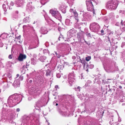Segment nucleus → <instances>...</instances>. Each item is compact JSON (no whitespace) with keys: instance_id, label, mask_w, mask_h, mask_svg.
<instances>
[{"instance_id":"f257e3e1","label":"nucleus","mask_w":125,"mask_h":125,"mask_svg":"<svg viewBox=\"0 0 125 125\" xmlns=\"http://www.w3.org/2000/svg\"><path fill=\"white\" fill-rule=\"evenodd\" d=\"M39 115L35 113H32L29 116L25 115L23 117L22 122L25 124L27 123V125H35V122L38 124L39 122Z\"/></svg>"},{"instance_id":"f03ea898","label":"nucleus","mask_w":125,"mask_h":125,"mask_svg":"<svg viewBox=\"0 0 125 125\" xmlns=\"http://www.w3.org/2000/svg\"><path fill=\"white\" fill-rule=\"evenodd\" d=\"M22 96L21 94H16L10 96L9 97L7 103L10 107H13L19 103L21 101Z\"/></svg>"},{"instance_id":"7ed1b4c3","label":"nucleus","mask_w":125,"mask_h":125,"mask_svg":"<svg viewBox=\"0 0 125 125\" xmlns=\"http://www.w3.org/2000/svg\"><path fill=\"white\" fill-rule=\"evenodd\" d=\"M118 5V2L116 0H112L108 1L106 5L107 8L109 10H113L115 9Z\"/></svg>"},{"instance_id":"20e7f679","label":"nucleus","mask_w":125,"mask_h":125,"mask_svg":"<svg viewBox=\"0 0 125 125\" xmlns=\"http://www.w3.org/2000/svg\"><path fill=\"white\" fill-rule=\"evenodd\" d=\"M100 28V26L97 23L94 22L90 24V28L92 31L97 32L99 31Z\"/></svg>"},{"instance_id":"39448f33","label":"nucleus","mask_w":125,"mask_h":125,"mask_svg":"<svg viewBox=\"0 0 125 125\" xmlns=\"http://www.w3.org/2000/svg\"><path fill=\"white\" fill-rule=\"evenodd\" d=\"M91 15L88 13L84 12L81 18V20L83 21H87L91 20Z\"/></svg>"},{"instance_id":"423d86ee","label":"nucleus","mask_w":125,"mask_h":125,"mask_svg":"<svg viewBox=\"0 0 125 125\" xmlns=\"http://www.w3.org/2000/svg\"><path fill=\"white\" fill-rule=\"evenodd\" d=\"M75 74H74V72L70 73L68 75V82L71 86L72 85V83H73L75 80Z\"/></svg>"},{"instance_id":"0eeeda50","label":"nucleus","mask_w":125,"mask_h":125,"mask_svg":"<svg viewBox=\"0 0 125 125\" xmlns=\"http://www.w3.org/2000/svg\"><path fill=\"white\" fill-rule=\"evenodd\" d=\"M64 101L65 103H68L69 104H71L74 102V98L70 95H67L64 96Z\"/></svg>"},{"instance_id":"6e6552de","label":"nucleus","mask_w":125,"mask_h":125,"mask_svg":"<svg viewBox=\"0 0 125 125\" xmlns=\"http://www.w3.org/2000/svg\"><path fill=\"white\" fill-rule=\"evenodd\" d=\"M50 12L52 15L57 19H60L61 18V16L59 12L53 10H51Z\"/></svg>"},{"instance_id":"1a4fd4ad","label":"nucleus","mask_w":125,"mask_h":125,"mask_svg":"<svg viewBox=\"0 0 125 125\" xmlns=\"http://www.w3.org/2000/svg\"><path fill=\"white\" fill-rule=\"evenodd\" d=\"M105 70L108 72H115L114 64L108 65L104 67Z\"/></svg>"},{"instance_id":"9d476101","label":"nucleus","mask_w":125,"mask_h":125,"mask_svg":"<svg viewBox=\"0 0 125 125\" xmlns=\"http://www.w3.org/2000/svg\"><path fill=\"white\" fill-rule=\"evenodd\" d=\"M27 28L29 30L30 34L33 36H37L36 33L33 27L29 25L27 26Z\"/></svg>"},{"instance_id":"9b49d317","label":"nucleus","mask_w":125,"mask_h":125,"mask_svg":"<svg viewBox=\"0 0 125 125\" xmlns=\"http://www.w3.org/2000/svg\"><path fill=\"white\" fill-rule=\"evenodd\" d=\"M37 80L38 83L39 87H41L43 85L44 81L43 78L41 76H37Z\"/></svg>"},{"instance_id":"f8f14e48","label":"nucleus","mask_w":125,"mask_h":125,"mask_svg":"<svg viewBox=\"0 0 125 125\" xmlns=\"http://www.w3.org/2000/svg\"><path fill=\"white\" fill-rule=\"evenodd\" d=\"M87 9L88 10L92 11L94 10L93 3L91 1L87 2L86 3Z\"/></svg>"},{"instance_id":"ddd939ff","label":"nucleus","mask_w":125,"mask_h":125,"mask_svg":"<svg viewBox=\"0 0 125 125\" xmlns=\"http://www.w3.org/2000/svg\"><path fill=\"white\" fill-rule=\"evenodd\" d=\"M32 2L29 1L27 5L26 9L29 12L32 11L34 9V7L32 4Z\"/></svg>"},{"instance_id":"4468645a","label":"nucleus","mask_w":125,"mask_h":125,"mask_svg":"<svg viewBox=\"0 0 125 125\" xmlns=\"http://www.w3.org/2000/svg\"><path fill=\"white\" fill-rule=\"evenodd\" d=\"M15 3L17 7H21L23 5L25 4L24 0H16Z\"/></svg>"},{"instance_id":"2eb2a0df","label":"nucleus","mask_w":125,"mask_h":125,"mask_svg":"<svg viewBox=\"0 0 125 125\" xmlns=\"http://www.w3.org/2000/svg\"><path fill=\"white\" fill-rule=\"evenodd\" d=\"M44 103L42 99H40L36 103V106L37 107L40 108V107H42L43 106H44Z\"/></svg>"},{"instance_id":"dca6fc26","label":"nucleus","mask_w":125,"mask_h":125,"mask_svg":"<svg viewBox=\"0 0 125 125\" xmlns=\"http://www.w3.org/2000/svg\"><path fill=\"white\" fill-rule=\"evenodd\" d=\"M26 56L22 54H20L18 58V60L20 61H22L26 58Z\"/></svg>"},{"instance_id":"f3484780","label":"nucleus","mask_w":125,"mask_h":125,"mask_svg":"<svg viewBox=\"0 0 125 125\" xmlns=\"http://www.w3.org/2000/svg\"><path fill=\"white\" fill-rule=\"evenodd\" d=\"M40 31L41 33L43 34H47L48 32L46 28L44 27H42L41 28Z\"/></svg>"},{"instance_id":"a211bd4d","label":"nucleus","mask_w":125,"mask_h":125,"mask_svg":"<svg viewBox=\"0 0 125 125\" xmlns=\"http://www.w3.org/2000/svg\"><path fill=\"white\" fill-rule=\"evenodd\" d=\"M20 80H15L13 83V85L16 88L17 87H19L20 85Z\"/></svg>"},{"instance_id":"6ab92c4d","label":"nucleus","mask_w":125,"mask_h":125,"mask_svg":"<svg viewBox=\"0 0 125 125\" xmlns=\"http://www.w3.org/2000/svg\"><path fill=\"white\" fill-rule=\"evenodd\" d=\"M52 72H53L51 70L48 69L46 71V75L48 77L50 76H52L53 75Z\"/></svg>"},{"instance_id":"aec40b11","label":"nucleus","mask_w":125,"mask_h":125,"mask_svg":"<svg viewBox=\"0 0 125 125\" xmlns=\"http://www.w3.org/2000/svg\"><path fill=\"white\" fill-rule=\"evenodd\" d=\"M77 38L79 41L81 42V39H84V36L83 35L80 33H77Z\"/></svg>"},{"instance_id":"412c9836","label":"nucleus","mask_w":125,"mask_h":125,"mask_svg":"<svg viewBox=\"0 0 125 125\" xmlns=\"http://www.w3.org/2000/svg\"><path fill=\"white\" fill-rule=\"evenodd\" d=\"M59 9L63 13H65L66 12V7L64 5H61Z\"/></svg>"},{"instance_id":"4be33fe9","label":"nucleus","mask_w":125,"mask_h":125,"mask_svg":"<svg viewBox=\"0 0 125 125\" xmlns=\"http://www.w3.org/2000/svg\"><path fill=\"white\" fill-rule=\"evenodd\" d=\"M73 31L72 29L70 30L67 33V35L70 37H71L73 35Z\"/></svg>"},{"instance_id":"5701e85b","label":"nucleus","mask_w":125,"mask_h":125,"mask_svg":"<svg viewBox=\"0 0 125 125\" xmlns=\"http://www.w3.org/2000/svg\"><path fill=\"white\" fill-rule=\"evenodd\" d=\"M30 21V18L29 17H27L25 18L23 20V23H29Z\"/></svg>"},{"instance_id":"b1692460","label":"nucleus","mask_w":125,"mask_h":125,"mask_svg":"<svg viewBox=\"0 0 125 125\" xmlns=\"http://www.w3.org/2000/svg\"><path fill=\"white\" fill-rule=\"evenodd\" d=\"M46 57L45 56H41L39 59V60L41 62H44L45 60L46 59Z\"/></svg>"},{"instance_id":"393cba45","label":"nucleus","mask_w":125,"mask_h":125,"mask_svg":"<svg viewBox=\"0 0 125 125\" xmlns=\"http://www.w3.org/2000/svg\"><path fill=\"white\" fill-rule=\"evenodd\" d=\"M6 106H7V105L6 103H4L3 105V107L2 108L3 110L2 114L3 115H6V113H7V112L6 111H5V108Z\"/></svg>"},{"instance_id":"a878e982","label":"nucleus","mask_w":125,"mask_h":125,"mask_svg":"<svg viewBox=\"0 0 125 125\" xmlns=\"http://www.w3.org/2000/svg\"><path fill=\"white\" fill-rule=\"evenodd\" d=\"M59 113L63 116H66L67 114L66 112H64L63 111H60L59 112Z\"/></svg>"},{"instance_id":"bb28decb","label":"nucleus","mask_w":125,"mask_h":125,"mask_svg":"<svg viewBox=\"0 0 125 125\" xmlns=\"http://www.w3.org/2000/svg\"><path fill=\"white\" fill-rule=\"evenodd\" d=\"M70 19H66L65 21V23L67 25H70L72 23V22L70 23Z\"/></svg>"},{"instance_id":"cd10ccee","label":"nucleus","mask_w":125,"mask_h":125,"mask_svg":"<svg viewBox=\"0 0 125 125\" xmlns=\"http://www.w3.org/2000/svg\"><path fill=\"white\" fill-rule=\"evenodd\" d=\"M48 1V0H40V3L41 4L43 5Z\"/></svg>"},{"instance_id":"c85d7f7f","label":"nucleus","mask_w":125,"mask_h":125,"mask_svg":"<svg viewBox=\"0 0 125 125\" xmlns=\"http://www.w3.org/2000/svg\"><path fill=\"white\" fill-rule=\"evenodd\" d=\"M5 75L7 76L9 78L10 80H11V75L10 73H8L7 74H5L3 76V77H4V76Z\"/></svg>"},{"instance_id":"c756f323","label":"nucleus","mask_w":125,"mask_h":125,"mask_svg":"<svg viewBox=\"0 0 125 125\" xmlns=\"http://www.w3.org/2000/svg\"><path fill=\"white\" fill-rule=\"evenodd\" d=\"M63 67L62 65H59L57 66V69L59 71L62 70L63 69Z\"/></svg>"},{"instance_id":"7c9ffc66","label":"nucleus","mask_w":125,"mask_h":125,"mask_svg":"<svg viewBox=\"0 0 125 125\" xmlns=\"http://www.w3.org/2000/svg\"><path fill=\"white\" fill-rule=\"evenodd\" d=\"M81 88L80 86H78L77 88H74V89L76 91L79 92H80V89Z\"/></svg>"},{"instance_id":"2f4dec72","label":"nucleus","mask_w":125,"mask_h":125,"mask_svg":"<svg viewBox=\"0 0 125 125\" xmlns=\"http://www.w3.org/2000/svg\"><path fill=\"white\" fill-rule=\"evenodd\" d=\"M80 62L83 65V67H85V61L84 60H80Z\"/></svg>"},{"instance_id":"473e14b6","label":"nucleus","mask_w":125,"mask_h":125,"mask_svg":"<svg viewBox=\"0 0 125 125\" xmlns=\"http://www.w3.org/2000/svg\"><path fill=\"white\" fill-rule=\"evenodd\" d=\"M11 62H8L7 63L6 65L8 67H10L11 66Z\"/></svg>"},{"instance_id":"72a5a7b5","label":"nucleus","mask_w":125,"mask_h":125,"mask_svg":"<svg viewBox=\"0 0 125 125\" xmlns=\"http://www.w3.org/2000/svg\"><path fill=\"white\" fill-rule=\"evenodd\" d=\"M2 8L5 11H6L7 10V9L6 6V5L5 4H3L2 5Z\"/></svg>"},{"instance_id":"f704fd0d","label":"nucleus","mask_w":125,"mask_h":125,"mask_svg":"<svg viewBox=\"0 0 125 125\" xmlns=\"http://www.w3.org/2000/svg\"><path fill=\"white\" fill-rule=\"evenodd\" d=\"M41 92V90L39 89L38 90H37L35 92V94L36 95H38L39 94H40Z\"/></svg>"},{"instance_id":"c9c22d12","label":"nucleus","mask_w":125,"mask_h":125,"mask_svg":"<svg viewBox=\"0 0 125 125\" xmlns=\"http://www.w3.org/2000/svg\"><path fill=\"white\" fill-rule=\"evenodd\" d=\"M109 17L110 19H113L114 18V14L113 13H111L109 15Z\"/></svg>"},{"instance_id":"e433bc0d","label":"nucleus","mask_w":125,"mask_h":125,"mask_svg":"<svg viewBox=\"0 0 125 125\" xmlns=\"http://www.w3.org/2000/svg\"><path fill=\"white\" fill-rule=\"evenodd\" d=\"M55 52V54L56 55V56L58 58H60V57L61 56V55H60L59 54L57 53L56 52Z\"/></svg>"},{"instance_id":"4c0bfd02","label":"nucleus","mask_w":125,"mask_h":125,"mask_svg":"<svg viewBox=\"0 0 125 125\" xmlns=\"http://www.w3.org/2000/svg\"><path fill=\"white\" fill-rule=\"evenodd\" d=\"M43 53L44 54H45V53H49V51L48 50V49H44L43 51Z\"/></svg>"},{"instance_id":"58836bf2","label":"nucleus","mask_w":125,"mask_h":125,"mask_svg":"<svg viewBox=\"0 0 125 125\" xmlns=\"http://www.w3.org/2000/svg\"><path fill=\"white\" fill-rule=\"evenodd\" d=\"M114 67L115 71H118L119 70L118 68L116 65L114 64Z\"/></svg>"},{"instance_id":"ea45409f","label":"nucleus","mask_w":125,"mask_h":125,"mask_svg":"<svg viewBox=\"0 0 125 125\" xmlns=\"http://www.w3.org/2000/svg\"><path fill=\"white\" fill-rule=\"evenodd\" d=\"M91 59V57L90 56H88L86 58V60L87 61H89Z\"/></svg>"},{"instance_id":"a19ab883","label":"nucleus","mask_w":125,"mask_h":125,"mask_svg":"<svg viewBox=\"0 0 125 125\" xmlns=\"http://www.w3.org/2000/svg\"><path fill=\"white\" fill-rule=\"evenodd\" d=\"M86 35L88 37H89L90 38H92L93 36V35H91L90 33H86Z\"/></svg>"},{"instance_id":"79ce46f5","label":"nucleus","mask_w":125,"mask_h":125,"mask_svg":"<svg viewBox=\"0 0 125 125\" xmlns=\"http://www.w3.org/2000/svg\"><path fill=\"white\" fill-rule=\"evenodd\" d=\"M125 97L123 96L122 97V99H121L120 102H125Z\"/></svg>"},{"instance_id":"37998d69","label":"nucleus","mask_w":125,"mask_h":125,"mask_svg":"<svg viewBox=\"0 0 125 125\" xmlns=\"http://www.w3.org/2000/svg\"><path fill=\"white\" fill-rule=\"evenodd\" d=\"M114 120L112 119L109 122V124L111 125L113 124L114 122L113 121Z\"/></svg>"},{"instance_id":"c03bdc74","label":"nucleus","mask_w":125,"mask_h":125,"mask_svg":"<svg viewBox=\"0 0 125 125\" xmlns=\"http://www.w3.org/2000/svg\"><path fill=\"white\" fill-rule=\"evenodd\" d=\"M3 87L4 88L8 87V84L7 83H4V85L3 86Z\"/></svg>"},{"instance_id":"a18cd8bd","label":"nucleus","mask_w":125,"mask_h":125,"mask_svg":"<svg viewBox=\"0 0 125 125\" xmlns=\"http://www.w3.org/2000/svg\"><path fill=\"white\" fill-rule=\"evenodd\" d=\"M29 64H26V66L25 67V65H24L23 66V67H22V68H23V69H24L25 68V67L26 68H28L29 66Z\"/></svg>"},{"instance_id":"49530a36","label":"nucleus","mask_w":125,"mask_h":125,"mask_svg":"<svg viewBox=\"0 0 125 125\" xmlns=\"http://www.w3.org/2000/svg\"><path fill=\"white\" fill-rule=\"evenodd\" d=\"M121 47L122 48H123L124 47H125V42H123L122 44L121 45Z\"/></svg>"},{"instance_id":"de8ad7c7","label":"nucleus","mask_w":125,"mask_h":125,"mask_svg":"<svg viewBox=\"0 0 125 125\" xmlns=\"http://www.w3.org/2000/svg\"><path fill=\"white\" fill-rule=\"evenodd\" d=\"M84 40L85 42L88 45H90V43L89 42H87L86 41H85V40L84 39Z\"/></svg>"},{"instance_id":"09e8293b","label":"nucleus","mask_w":125,"mask_h":125,"mask_svg":"<svg viewBox=\"0 0 125 125\" xmlns=\"http://www.w3.org/2000/svg\"><path fill=\"white\" fill-rule=\"evenodd\" d=\"M74 14V16H78V14L77 13V12L76 11H73V12Z\"/></svg>"},{"instance_id":"8fccbe9b","label":"nucleus","mask_w":125,"mask_h":125,"mask_svg":"<svg viewBox=\"0 0 125 125\" xmlns=\"http://www.w3.org/2000/svg\"><path fill=\"white\" fill-rule=\"evenodd\" d=\"M74 18L77 21V22L79 20L78 16H74Z\"/></svg>"},{"instance_id":"3c124183","label":"nucleus","mask_w":125,"mask_h":125,"mask_svg":"<svg viewBox=\"0 0 125 125\" xmlns=\"http://www.w3.org/2000/svg\"><path fill=\"white\" fill-rule=\"evenodd\" d=\"M125 12V11L124 10H120L119 11V13L122 14H124Z\"/></svg>"},{"instance_id":"603ef678","label":"nucleus","mask_w":125,"mask_h":125,"mask_svg":"<svg viewBox=\"0 0 125 125\" xmlns=\"http://www.w3.org/2000/svg\"><path fill=\"white\" fill-rule=\"evenodd\" d=\"M12 55L11 54L9 55L8 58L10 59H11L12 58Z\"/></svg>"},{"instance_id":"864d4df0","label":"nucleus","mask_w":125,"mask_h":125,"mask_svg":"<svg viewBox=\"0 0 125 125\" xmlns=\"http://www.w3.org/2000/svg\"><path fill=\"white\" fill-rule=\"evenodd\" d=\"M18 17V16L17 15L16 16H13V20H15V19H17Z\"/></svg>"},{"instance_id":"5fc2aeb1","label":"nucleus","mask_w":125,"mask_h":125,"mask_svg":"<svg viewBox=\"0 0 125 125\" xmlns=\"http://www.w3.org/2000/svg\"><path fill=\"white\" fill-rule=\"evenodd\" d=\"M74 27L76 28H79V25H77V24H75L74 25Z\"/></svg>"},{"instance_id":"6e6d98bb","label":"nucleus","mask_w":125,"mask_h":125,"mask_svg":"<svg viewBox=\"0 0 125 125\" xmlns=\"http://www.w3.org/2000/svg\"><path fill=\"white\" fill-rule=\"evenodd\" d=\"M8 120H9L10 123H12V119L11 118L10 119H9Z\"/></svg>"},{"instance_id":"4d7b16f0","label":"nucleus","mask_w":125,"mask_h":125,"mask_svg":"<svg viewBox=\"0 0 125 125\" xmlns=\"http://www.w3.org/2000/svg\"><path fill=\"white\" fill-rule=\"evenodd\" d=\"M56 76L58 78H60L61 77V75L60 74H56Z\"/></svg>"},{"instance_id":"13d9d810","label":"nucleus","mask_w":125,"mask_h":125,"mask_svg":"<svg viewBox=\"0 0 125 125\" xmlns=\"http://www.w3.org/2000/svg\"><path fill=\"white\" fill-rule=\"evenodd\" d=\"M14 5V3L13 2H11L10 3V5L11 6H13Z\"/></svg>"},{"instance_id":"bf43d9fd","label":"nucleus","mask_w":125,"mask_h":125,"mask_svg":"<svg viewBox=\"0 0 125 125\" xmlns=\"http://www.w3.org/2000/svg\"><path fill=\"white\" fill-rule=\"evenodd\" d=\"M87 83L89 84L91 83V81L90 80H88L87 81Z\"/></svg>"},{"instance_id":"052dcab7","label":"nucleus","mask_w":125,"mask_h":125,"mask_svg":"<svg viewBox=\"0 0 125 125\" xmlns=\"http://www.w3.org/2000/svg\"><path fill=\"white\" fill-rule=\"evenodd\" d=\"M121 24L122 25V26H124V22L123 23V21L122 20H121Z\"/></svg>"},{"instance_id":"680f3d73","label":"nucleus","mask_w":125,"mask_h":125,"mask_svg":"<svg viewBox=\"0 0 125 125\" xmlns=\"http://www.w3.org/2000/svg\"><path fill=\"white\" fill-rule=\"evenodd\" d=\"M3 45V44L2 42L0 43V47H2Z\"/></svg>"},{"instance_id":"e2e57ef3","label":"nucleus","mask_w":125,"mask_h":125,"mask_svg":"<svg viewBox=\"0 0 125 125\" xmlns=\"http://www.w3.org/2000/svg\"><path fill=\"white\" fill-rule=\"evenodd\" d=\"M72 58L73 60H75L76 58V57L75 56H73L72 57Z\"/></svg>"},{"instance_id":"0e129e2a","label":"nucleus","mask_w":125,"mask_h":125,"mask_svg":"<svg viewBox=\"0 0 125 125\" xmlns=\"http://www.w3.org/2000/svg\"><path fill=\"white\" fill-rule=\"evenodd\" d=\"M19 78L21 80H22L23 79V77L22 76H20Z\"/></svg>"},{"instance_id":"69168bd1","label":"nucleus","mask_w":125,"mask_h":125,"mask_svg":"<svg viewBox=\"0 0 125 125\" xmlns=\"http://www.w3.org/2000/svg\"><path fill=\"white\" fill-rule=\"evenodd\" d=\"M104 20L106 21L108 20V18L106 17H104Z\"/></svg>"},{"instance_id":"338daca9","label":"nucleus","mask_w":125,"mask_h":125,"mask_svg":"<svg viewBox=\"0 0 125 125\" xmlns=\"http://www.w3.org/2000/svg\"><path fill=\"white\" fill-rule=\"evenodd\" d=\"M32 98L31 97H28V100H29V101H31V100H32Z\"/></svg>"},{"instance_id":"774afa93","label":"nucleus","mask_w":125,"mask_h":125,"mask_svg":"<svg viewBox=\"0 0 125 125\" xmlns=\"http://www.w3.org/2000/svg\"><path fill=\"white\" fill-rule=\"evenodd\" d=\"M20 109L19 108H18L16 109V111L18 112L20 111Z\"/></svg>"}]
</instances>
